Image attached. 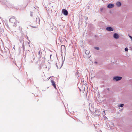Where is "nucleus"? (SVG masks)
<instances>
[{
    "label": "nucleus",
    "instance_id": "1",
    "mask_svg": "<svg viewBox=\"0 0 132 132\" xmlns=\"http://www.w3.org/2000/svg\"><path fill=\"white\" fill-rule=\"evenodd\" d=\"M38 23L37 21H35L33 22L32 24V27L34 28H36L38 26Z\"/></svg>",
    "mask_w": 132,
    "mask_h": 132
},
{
    "label": "nucleus",
    "instance_id": "2",
    "mask_svg": "<svg viewBox=\"0 0 132 132\" xmlns=\"http://www.w3.org/2000/svg\"><path fill=\"white\" fill-rule=\"evenodd\" d=\"M10 22L12 23H15L16 21V19L13 17L11 18L9 20Z\"/></svg>",
    "mask_w": 132,
    "mask_h": 132
},
{
    "label": "nucleus",
    "instance_id": "3",
    "mask_svg": "<svg viewBox=\"0 0 132 132\" xmlns=\"http://www.w3.org/2000/svg\"><path fill=\"white\" fill-rule=\"evenodd\" d=\"M62 13L65 15H67L68 14V11L65 9H63L62 10Z\"/></svg>",
    "mask_w": 132,
    "mask_h": 132
},
{
    "label": "nucleus",
    "instance_id": "4",
    "mask_svg": "<svg viewBox=\"0 0 132 132\" xmlns=\"http://www.w3.org/2000/svg\"><path fill=\"white\" fill-rule=\"evenodd\" d=\"M122 78L121 77H113V79L115 80L116 81H118L121 79Z\"/></svg>",
    "mask_w": 132,
    "mask_h": 132
},
{
    "label": "nucleus",
    "instance_id": "5",
    "mask_svg": "<svg viewBox=\"0 0 132 132\" xmlns=\"http://www.w3.org/2000/svg\"><path fill=\"white\" fill-rule=\"evenodd\" d=\"M51 82L52 83V85H53L54 87L55 88H56V85L54 81L53 80H51Z\"/></svg>",
    "mask_w": 132,
    "mask_h": 132
},
{
    "label": "nucleus",
    "instance_id": "6",
    "mask_svg": "<svg viewBox=\"0 0 132 132\" xmlns=\"http://www.w3.org/2000/svg\"><path fill=\"white\" fill-rule=\"evenodd\" d=\"M114 5L113 4H110L107 6L109 8H111L114 7Z\"/></svg>",
    "mask_w": 132,
    "mask_h": 132
},
{
    "label": "nucleus",
    "instance_id": "7",
    "mask_svg": "<svg viewBox=\"0 0 132 132\" xmlns=\"http://www.w3.org/2000/svg\"><path fill=\"white\" fill-rule=\"evenodd\" d=\"M113 37L116 39H118L119 37V36L118 34L115 33Z\"/></svg>",
    "mask_w": 132,
    "mask_h": 132
},
{
    "label": "nucleus",
    "instance_id": "8",
    "mask_svg": "<svg viewBox=\"0 0 132 132\" xmlns=\"http://www.w3.org/2000/svg\"><path fill=\"white\" fill-rule=\"evenodd\" d=\"M106 29L108 31H113V29H112L111 27H108L106 28Z\"/></svg>",
    "mask_w": 132,
    "mask_h": 132
},
{
    "label": "nucleus",
    "instance_id": "9",
    "mask_svg": "<svg viewBox=\"0 0 132 132\" xmlns=\"http://www.w3.org/2000/svg\"><path fill=\"white\" fill-rule=\"evenodd\" d=\"M61 51L65 50L66 49L64 45H62L61 46Z\"/></svg>",
    "mask_w": 132,
    "mask_h": 132
},
{
    "label": "nucleus",
    "instance_id": "10",
    "mask_svg": "<svg viewBox=\"0 0 132 132\" xmlns=\"http://www.w3.org/2000/svg\"><path fill=\"white\" fill-rule=\"evenodd\" d=\"M116 5L117 6L120 7L121 5V3L119 2H117L116 3Z\"/></svg>",
    "mask_w": 132,
    "mask_h": 132
},
{
    "label": "nucleus",
    "instance_id": "11",
    "mask_svg": "<svg viewBox=\"0 0 132 132\" xmlns=\"http://www.w3.org/2000/svg\"><path fill=\"white\" fill-rule=\"evenodd\" d=\"M85 54L86 55H89V53H90V52L88 50H86L85 52Z\"/></svg>",
    "mask_w": 132,
    "mask_h": 132
},
{
    "label": "nucleus",
    "instance_id": "12",
    "mask_svg": "<svg viewBox=\"0 0 132 132\" xmlns=\"http://www.w3.org/2000/svg\"><path fill=\"white\" fill-rule=\"evenodd\" d=\"M38 54L39 55H41L42 54V53L41 52V50H39V52H38Z\"/></svg>",
    "mask_w": 132,
    "mask_h": 132
},
{
    "label": "nucleus",
    "instance_id": "13",
    "mask_svg": "<svg viewBox=\"0 0 132 132\" xmlns=\"http://www.w3.org/2000/svg\"><path fill=\"white\" fill-rule=\"evenodd\" d=\"M16 23H17V21H16V22H15V23H14V24L13 25V26L15 27L17 26V25L16 24Z\"/></svg>",
    "mask_w": 132,
    "mask_h": 132
},
{
    "label": "nucleus",
    "instance_id": "14",
    "mask_svg": "<svg viewBox=\"0 0 132 132\" xmlns=\"http://www.w3.org/2000/svg\"><path fill=\"white\" fill-rule=\"evenodd\" d=\"M123 105H124V104H121L119 106H120L121 107H123Z\"/></svg>",
    "mask_w": 132,
    "mask_h": 132
},
{
    "label": "nucleus",
    "instance_id": "15",
    "mask_svg": "<svg viewBox=\"0 0 132 132\" xmlns=\"http://www.w3.org/2000/svg\"><path fill=\"white\" fill-rule=\"evenodd\" d=\"M128 50V48L127 47H126L125 49V50L126 51H127Z\"/></svg>",
    "mask_w": 132,
    "mask_h": 132
},
{
    "label": "nucleus",
    "instance_id": "16",
    "mask_svg": "<svg viewBox=\"0 0 132 132\" xmlns=\"http://www.w3.org/2000/svg\"><path fill=\"white\" fill-rule=\"evenodd\" d=\"M95 48L97 50H99V47H95Z\"/></svg>",
    "mask_w": 132,
    "mask_h": 132
},
{
    "label": "nucleus",
    "instance_id": "17",
    "mask_svg": "<svg viewBox=\"0 0 132 132\" xmlns=\"http://www.w3.org/2000/svg\"><path fill=\"white\" fill-rule=\"evenodd\" d=\"M129 37L131 38V40L132 41V37L131 36H130L129 35Z\"/></svg>",
    "mask_w": 132,
    "mask_h": 132
},
{
    "label": "nucleus",
    "instance_id": "18",
    "mask_svg": "<svg viewBox=\"0 0 132 132\" xmlns=\"http://www.w3.org/2000/svg\"><path fill=\"white\" fill-rule=\"evenodd\" d=\"M56 65L57 67H58L57 65V63H56Z\"/></svg>",
    "mask_w": 132,
    "mask_h": 132
},
{
    "label": "nucleus",
    "instance_id": "19",
    "mask_svg": "<svg viewBox=\"0 0 132 132\" xmlns=\"http://www.w3.org/2000/svg\"><path fill=\"white\" fill-rule=\"evenodd\" d=\"M108 90H109V89L108 88Z\"/></svg>",
    "mask_w": 132,
    "mask_h": 132
}]
</instances>
